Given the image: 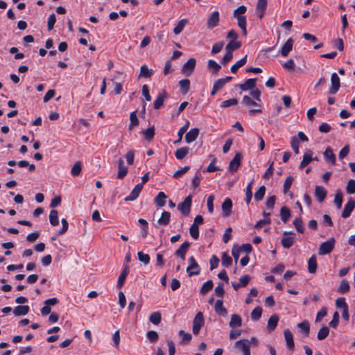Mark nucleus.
<instances>
[{"label":"nucleus","mask_w":355,"mask_h":355,"mask_svg":"<svg viewBox=\"0 0 355 355\" xmlns=\"http://www.w3.org/2000/svg\"><path fill=\"white\" fill-rule=\"evenodd\" d=\"M335 245V239L331 238L325 242H323L320 245L318 254L320 255H324L329 254L334 249Z\"/></svg>","instance_id":"obj_1"},{"label":"nucleus","mask_w":355,"mask_h":355,"mask_svg":"<svg viewBox=\"0 0 355 355\" xmlns=\"http://www.w3.org/2000/svg\"><path fill=\"white\" fill-rule=\"evenodd\" d=\"M247 62V55H245L243 58L238 60L231 67V72L233 73H236L238 69L245 64Z\"/></svg>","instance_id":"obj_33"},{"label":"nucleus","mask_w":355,"mask_h":355,"mask_svg":"<svg viewBox=\"0 0 355 355\" xmlns=\"http://www.w3.org/2000/svg\"><path fill=\"white\" fill-rule=\"evenodd\" d=\"M49 221L52 226H57L59 224L58 212L55 209H52L49 214Z\"/></svg>","instance_id":"obj_35"},{"label":"nucleus","mask_w":355,"mask_h":355,"mask_svg":"<svg viewBox=\"0 0 355 355\" xmlns=\"http://www.w3.org/2000/svg\"><path fill=\"white\" fill-rule=\"evenodd\" d=\"M138 222L141 225V235L144 238H146L148 234V223L144 218H139Z\"/></svg>","instance_id":"obj_40"},{"label":"nucleus","mask_w":355,"mask_h":355,"mask_svg":"<svg viewBox=\"0 0 355 355\" xmlns=\"http://www.w3.org/2000/svg\"><path fill=\"white\" fill-rule=\"evenodd\" d=\"M189 266L187 268V271L189 274V277L193 275H198L200 272V267L196 261V259L193 257H190L189 258Z\"/></svg>","instance_id":"obj_3"},{"label":"nucleus","mask_w":355,"mask_h":355,"mask_svg":"<svg viewBox=\"0 0 355 355\" xmlns=\"http://www.w3.org/2000/svg\"><path fill=\"white\" fill-rule=\"evenodd\" d=\"M215 311L217 314L226 316L227 314V309L223 306V302L221 300H218L216 302L215 306H214Z\"/></svg>","instance_id":"obj_27"},{"label":"nucleus","mask_w":355,"mask_h":355,"mask_svg":"<svg viewBox=\"0 0 355 355\" xmlns=\"http://www.w3.org/2000/svg\"><path fill=\"white\" fill-rule=\"evenodd\" d=\"M149 320L153 324L155 325L159 324L162 320L161 313L158 311L153 313L150 315Z\"/></svg>","instance_id":"obj_47"},{"label":"nucleus","mask_w":355,"mask_h":355,"mask_svg":"<svg viewBox=\"0 0 355 355\" xmlns=\"http://www.w3.org/2000/svg\"><path fill=\"white\" fill-rule=\"evenodd\" d=\"M180 89L183 94H187L190 88V80L189 79H183L179 82Z\"/></svg>","instance_id":"obj_42"},{"label":"nucleus","mask_w":355,"mask_h":355,"mask_svg":"<svg viewBox=\"0 0 355 355\" xmlns=\"http://www.w3.org/2000/svg\"><path fill=\"white\" fill-rule=\"evenodd\" d=\"M297 327L303 331L305 335L307 336L309 334L310 325L309 322L307 320H304L303 322L299 323Z\"/></svg>","instance_id":"obj_52"},{"label":"nucleus","mask_w":355,"mask_h":355,"mask_svg":"<svg viewBox=\"0 0 355 355\" xmlns=\"http://www.w3.org/2000/svg\"><path fill=\"white\" fill-rule=\"evenodd\" d=\"M257 78H250L246 80L243 83L240 84L239 87L242 91H248L249 89H253L256 86Z\"/></svg>","instance_id":"obj_17"},{"label":"nucleus","mask_w":355,"mask_h":355,"mask_svg":"<svg viewBox=\"0 0 355 355\" xmlns=\"http://www.w3.org/2000/svg\"><path fill=\"white\" fill-rule=\"evenodd\" d=\"M219 22V12L218 11L213 12L207 19V25L208 28H214L217 26Z\"/></svg>","instance_id":"obj_10"},{"label":"nucleus","mask_w":355,"mask_h":355,"mask_svg":"<svg viewBox=\"0 0 355 355\" xmlns=\"http://www.w3.org/2000/svg\"><path fill=\"white\" fill-rule=\"evenodd\" d=\"M137 111H134L130 113V124L129 125V129L131 130L134 127L137 126L139 124V120L137 116Z\"/></svg>","instance_id":"obj_53"},{"label":"nucleus","mask_w":355,"mask_h":355,"mask_svg":"<svg viewBox=\"0 0 355 355\" xmlns=\"http://www.w3.org/2000/svg\"><path fill=\"white\" fill-rule=\"evenodd\" d=\"M281 219L284 223H286L291 216V211L286 207H282L280 210Z\"/></svg>","instance_id":"obj_43"},{"label":"nucleus","mask_w":355,"mask_h":355,"mask_svg":"<svg viewBox=\"0 0 355 355\" xmlns=\"http://www.w3.org/2000/svg\"><path fill=\"white\" fill-rule=\"evenodd\" d=\"M234 347L239 351L242 352L243 355L250 354V342L247 339H241L235 343Z\"/></svg>","instance_id":"obj_2"},{"label":"nucleus","mask_w":355,"mask_h":355,"mask_svg":"<svg viewBox=\"0 0 355 355\" xmlns=\"http://www.w3.org/2000/svg\"><path fill=\"white\" fill-rule=\"evenodd\" d=\"M241 46V43L239 41L231 40L226 46L225 49L227 51L232 52L238 49Z\"/></svg>","instance_id":"obj_41"},{"label":"nucleus","mask_w":355,"mask_h":355,"mask_svg":"<svg viewBox=\"0 0 355 355\" xmlns=\"http://www.w3.org/2000/svg\"><path fill=\"white\" fill-rule=\"evenodd\" d=\"M128 273H129V267L128 265H124L123 269L118 278V281H117V287L118 288H120L122 287Z\"/></svg>","instance_id":"obj_23"},{"label":"nucleus","mask_w":355,"mask_h":355,"mask_svg":"<svg viewBox=\"0 0 355 355\" xmlns=\"http://www.w3.org/2000/svg\"><path fill=\"white\" fill-rule=\"evenodd\" d=\"M207 67L214 75H217L218 72L221 68L220 65L213 60H209L208 61Z\"/></svg>","instance_id":"obj_34"},{"label":"nucleus","mask_w":355,"mask_h":355,"mask_svg":"<svg viewBox=\"0 0 355 355\" xmlns=\"http://www.w3.org/2000/svg\"><path fill=\"white\" fill-rule=\"evenodd\" d=\"M242 159V155L240 153H236L234 158L231 160L229 164L228 169L231 172H235L238 170L241 165Z\"/></svg>","instance_id":"obj_8"},{"label":"nucleus","mask_w":355,"mask_h":355,"mask_svg":"<svg viewBox=\"0 0 355 355\" xmlns=\"http://www.w3.org/2000/svg\"><path fill=\"white\" fill-rule=\"evenodd\" d=\"M242 324V319L238 314H233L231 317V320L229 325L232 328L239 327Z\"/></svg>","instance_id":"obj_31"},{"label":"nucleus","mask_w":355,"mask_h":355,"mask_svg":"<svg viewBox=\"0 0 355 355\" xmlns=\"http://www.w3.org/2000/svg\"><path fill=\"white\" fill-rule=\"evenodd\" d=\"M315 196L319 202H322L325 199L327 191L322 186H316L314 192Z\"/></svg>","instance_id":"obj_13"},{"label":"nucleus","mask_w":355,"mask_h":355,"mask_svg":"<svg viewBox=\"0 0 355 355\" xmlns=\"http://www.w3.org/2000/svg\"><path fill=\"white\" fill-rule=\"evenodd\" d=\"M82 170L81 163L80 162H77L73 166L71 170V174L73 176L78 175Z\"/></svg>","instance_id":"obj_60"},{"label":"nucleus","mask_w":355,"mask_h":355,"mask_svg":"<svg viewBox=\"0 0 355 355\" xmlns=\"http://www.w3.org/2000/svg\"><path fill=\"white\" fill-rule=\"evenodd\" d=\"M153 70L149 69L145 64L142 65L140 68V76L145 78H150L153 75Z\"/></svg>","instance_id":"obj_51"},{"label":"nucleus","mask_w":355,"mask_h":355,"mask_svg":"<svg viewBox=\"0 0 355 355\" xmlns=\"http://www.w3.org/2000/svg\"><path fill=\"white\" fill-rule=\"evenodd\" d=\"M168 94L165 90L160 92L155 101H154L153 107L155 110L159 109L164 104V100L167 98Z\"/></svg>","instance_id":"obj_11"},{"label":"nucleus","mask_w":355,"mask_h":355,"mask_svg":"<svg viewBox=\"0 0 355 355\" xmlns=\"http://www.w3.org/2000/svg\"><path fill=\"white\" fill-rule=\"evenodd\" d=\"M294 243L293 236H285L282 240V244L284 248H290Z\"/></svg>","instance_id":"obj_46"},{"label":"nucleus","mask_w":355,"mask_h":355,"mask_svg":"<svg viewBox=\"0 0 355 355\" xmlns=\"http://www.w3.org/2000/svg\"><path fill=\"white\" fill-rule=\"evenodd\" d=\"M340 78L336 73H333L331 76V87L329 89L330 94H335L340 89Z\"/></svg>","instance_id":"obj_6"},{"label":"nucleus","mask_w":355,"mask_h":355,"mask_svg":"<svg viewBox=\"0 0 355 355\" xmlns=\"http://www.w3.org/2000/svg\"><path fill=\"white\" fill-rule=\"evenodd\" d=\"M238 104V100L236 98H230L226 101H224L220 107L223 108H227L230 106H234Z\"/></svg>","instance_id":"obj_59"},{"label":"nucleus","mask_w":355,"mask_h":355,"mask_svg":"<svg viewBox=\"0 0 355 355\" xmlns=\"http://www.w3.org/2000/svg\"><path fill=\"white\" fill-rule=\"evenodd\" d=\"M142 189H143L142 184H137V185H135L134 189L132 190L130 195L126 196L124 200L125 201H133V200H136L138 198V196H139Z\"/></svg>","instance_id":"obj_9"},{"label":"nucleus","mask_w":355,"mask_h":355,"mask_svg":"<svg viewBox=\"0 0 355 355\" xmlns=\"http://www.w3.org/2000/svg\"><path fill=\"white\" fill-rule=\"evenodd\" d=\"M189 169H190V167L189 166H185L184 167L178 169V171H176L173 173V177L174 178H178L181 177L182 175H183L184 174H185L187 172H188Z\"/></svg>","instance_id":"obj_62"},{"label":"nucleus","mask_w":355,"mask_h":355,"mask_svg":"<svg viewBox=\"0 0 355 355\" xmlns=\"http://www.w3.org/2000/svg\"><path fill=\"white\" fill-rule=\"evenodd\" d=\"M293 225L296 228L297 231L300 233H303L304 231V227L303 225L302 220L300 218H295L293 220Z\"/></svg>","instance_id":"obj_56"},{"label":"nucleus","mask_w":355,"mask_h":355,"mask_svg":"<svg viewBox=\"0 0 355 355\" xmlns=\"http://www.w3.org/2000/svg\"><path fill=\"white\" fill-rule=\"evenodd\" d=\"M171 220V213L164 211L157 220V223L161 226H166L169 224Z\"/></svg>","instance_id":"obj_26"},{"label":"nucleus","mask_w":355,"mask_h":355,"mask_svg":"<svg viewBox=\"0 0 355 355\" xmlns=\"http://www.w3.org/2000/svg\"><path fill=\"white\" fill-rule=\"evenodd\" d=\"M278 321H279V317L277 316V315H271L268 321V330L269 331L274 330L277 325Z\"/></svg>","instance_id":"obj_36"},{"label":"nucleus","mask_w":355,"mask_h":355,"mask_svg":"<svg viewBox=\"0 0 355 355\" xmlns=\"http://www.w3.org/2000/svg\"><path fill=\"white\" fill-rule=\"evenodd\" d=\"M318 267L315 255H312L308 260V271L310 273H315Z\"/></svg>","instance_id":"obj_30"},{"label":"nucleus","mask_w":355,"mask_h":355,"mask_svg":"<svg viewBox=\"0 0 355 355\" xmlns=\"http://www.w3.org/2000/svg\"><path fill=\"white\" fill-rule=\"evenodd\" d=\"M237 19V24L239 28L242 30L243 35H247L246 29V17L244 15H233Z\"/></svg>","instance_id":"obj_21"},{"label":"nucleus","mask_w":355,"mask_h":355,"mask_svg":"<svg viewBox=\"0 0 355 355\" xmlns=\"http://www.w3.org/2000/svg\"><path fill=\"white\" fill-rule=\"evenodd\" d=\"M266 8L267 0H258L256 6V12L258 14L259 19H262L263 17Z\"/></svg>","instance_id":"obj_16"},{"label":"nucleus","mask_w":355,"mask_h":355,"mask_svg":"<svg viewBox=\"0 0 355 355\" xmlns=\"http://www.w3.org/2000/svg\"><path fill=\"white\" fill-rule=\"evenodd\" d=\"M349 288L350 286L349 282L347 280L343 279L340 284V286L338 288V292L342 294L346 293L349 291Z\"/></svg>","instance_id":"obj_44"},{"label":"nucleus","mask_w":355,"mask_h":355,"mask_svg":"<svg viewBox=\"0 0 355 355\" xmlns=\"http://www.w3.org/2000/svg\"><path fill=\"white\" fill-rule=\"evenodd\" d=\"M293 44V40L289 38L281 49L280 53L283 57H286L291 51Z\"/></svg>","instance_id":"obj_24"},{"label":"nucleus","mask_w":355,"mask_h":355,"mask_svg":"<svg viewBox=\"0 0 355 355\" xmlns=\"http://www.w3.org/2000/svg\"><path fill=\"white\" fill-rule=\"evenodd\" d=\"M189 152V148L188 146L182 147L176 150L175 156L178 159H182L187 155Z\"/></svg>","instance_id":"obj_32"},{"label":"nucleus","mask_w":355,"mask_h":355,"mask_svg":"<svg viewBox=\"0 0 355 355\" xmlns=\"http://www.w3.org/2000/svg\"><path fill=\"white\" fill-rule=\"evenodd\" d=\"M222 210H223V216H229L232 213V200L229 198L225 199L223 202L222 203Z\"/></svg>","instance_id":"obj_14"},{"label":"nucleus","mask_w":355,"mask_h":355,"mask_svg":"<svg viewBox=\"0 0 355 355\" xmlns=\"http://www.w3.org/2000/svg\"><path fill=\"white\" fill-rule=\"evenodd\" d=\"M189 233L192 238L197 239L199 236L198 226L196 225V224H192L189 228Z\"/></svg>","instance_id":"obj_61"},{"label":"nucleus","mask_w":355,"mask_h":355,"mask_svg":"<svg viewBox=\"0 0 355 355\" xmlns=\"http://www.w3.org/2000/svg\"><path fill=\"white\" fill-rule=\"evenodd\" d=\"M284 338L286 342V345L288 349L293 350L295 347V344L293 341V334L289 329H286L284 331Z\"/></svg>","instance_id":"obj_20"},{"label":"nucleus","mask_w":355,"mask_h":355,"mask_svg":"<svg viewBox=\"0 0 355 355\" xmlns=\"http://www.w3.org/2000/svg\"><path fill=\"white\" fill-rule=\"evenodd\" d=\"M262 314V308L261 306L255 307L251 313V318L253 320H258Z\"/></svg>","instance_id":"obj_50"},{"label":"nucleus","mask_w":355,"mask_h":355,"mask_svg":"<svg viewBox=\"0 0 355 355\" xmlns=\"http://www.w3.org/2000/svg\"><path fill=\"white\" fill-rule=\"evenodd\" d=\"M265 192H266V188L264 186H261L260 187L258 190L255 192L254 193V199L257 200V201H260L261 200L263 197H264V195H265Z\"/></svg>","instance_id":"obj_54"},{"label":"nucleus","mask_w":355,"mask_h":355,"mask_svg":"<svg viewBox=\"0 0 355 355\" xmlns=\"http://www.w3.org/2000/svg\"><path fill=\"white\" fill-rule=\"evenodd\" d=\"M343 203V193L340 190H337L335 198L334 204L338 209H340Z\"/></svg>","instance_id":"obj_48"},{"label":"nucleus","mask_w":355,"mask_h":355,"mask_svg":"<svg viewBox=\"0 0 355 355\" xmlns=\"http://www.w3.org/2000/svg\"><path fill=\"white\" fill-rule=\"evenodd\" d=\"M138 259L139 261L144 263L145 265L149 263L150 258L148 254H145L143 252L140 251L137 253Z\"/></svg>","instance_id":"obj_55"},{"label":"nucleus","mask_w":355,"mask_h":355,"mask_svg":"<svg viewBox=\"0 0 355 355\" xmlns=\"http://www.w3.org/2000/svg\"><path fill=\"white\" fill-rule=\"evenodd\" d=\"M293 182V178L292 176H288V178H286L283 185V191L284 193H286L288 191Z\"/></svg>","instance_id":"obj_58"},{"label":"nucleus","mask_w":355,"mask_h":355,"mask_svg":"<svg viewBox=\"0 0 355 355\" xmlns=\"http://www.w3.org/2000/svg\"><path fill=\"white\" fill-rule=\"evenodd\" d=\"M29 306L27 305H19L14 309L13 313L16 316L25 315L29 312Z\"/></svg>","instance_id":"obj_28"},{"label":"nucleus","mask_w":355,"mask_h":355,"mask_svg":"<svg viewBox=\"0 0 355 355\" xmlns=\"http://www.w3.org/2000/svg\"><path fill=\"white\" fill-rule=\"evenodd\" d=\"M355 207V201L350 198L347 203L345 205L344 209L342 212V217L346 218L351 215L353 209Z\"/></svg>","instance_id":"obj_15"},{"label":"nucleus","mask_w":355,"mask_h":355,"mask_svg":"<svg viewBox=\"0 0 355 355\" xmlns=\"http://www.w3.org/2000/svg\"><path fill=\"white\" fill-rule=\"evenodd\" d=\"M190 243L185 241L180 247L175 252V255L181 258L182 260L185 259L186 254L189 248Z\"/></svg>","instance_id":"obj_12"},{"label":"nucleus","mask_w":355,"mask_h":355,"mask_svg":"<svg viewBox=\"0 0 355 355\" xmlns=\"http://www.w3.org/2000/svg\"><path fill=\"white\" fill-rule=\"evenodd\" d=\"M222 264L225 267H228L232 264V257L229 256L227 252H223L222 254Z\"/></svg>","instance_id":"obj_57"},{"label":"nucleus","mask_w":355,"mask_h":355,"mask_svg":"<svg viewBox=\"0 0 355 355\" xmlns=\"http://www.w3.org/2000/svg\"><path fill=\"white\" fill-rule=\"evenodd\" d=\"M118 174L117 178L119 179H123L128 173V168L124 165L123 159L120 158L118 161Z\"/></svg>","instance_id":"obj_25"},{"label":"nucleus","mask_w":355,"mask_h":355,"mask_svg":"<svg viewBox=\"0 0 355 355\" xmlns=\"http://www.w3.org/2000/svg\"><path fill=\"white\" fill-rule=\"evenodd\" d=\"M187 23H188V19H181L180 21H179L178 24L173 29L174 33L175 35L180 34L182 31V30L184 29L185 26L187 24Z\"/></svg>","instance_id":"obj_39"},{"label":"nucleus","mask_w":355,"mask_h":355,"mask_svg":"<svg viewBox=\"0 0 355 355\" xmlns=\"http://www.w3.org/2000/svg\"><path fill=\"white\" fill-rule=\"evenodd\" d=\"M196 62V61L194 58L189 59L187 62H185L182 67V73H184L187 76H190L195 69Z\"/></svg>","instance_id":"obj_7"},{"label":"nucleus","mask_w":355,"mask_h":355,"mask_svg":"<svg viewBox=\"0 0 355 355\" xmlns=\"http://www.w3.org/2000/svg\"><path fill=\"white\" fill-rule=\"evenodd\" d=\"M324 157L328 163H330L331 165L336 164V155L330 147L326 148L324 152Z\"/></svg>","instance_id":"obj_18"},{"label":"nucleus","mask_w":355,"mask_h":355,"mask_svg":"<svg viewBox=\"0 0 355 355\" xmlns=\"http://www.w3.org/2000/svg\"><path fill=\"white\" fill-rule=\"evenodd\" d=\"M199 135V129L198 128H192L185 135V141L187 143H191L194 141Z\"/></svg>","instance_id":"obj_19"},{"label":"nucleus","mask_w":355,"mask_h":355,"mask_svg":"<svg viewBox=\"0 0 355 355\" xmlns=\"http://www.w3.org/2000/svg\"><path fill=\"white\" fill-rule=\"evenodd\" d=\"M254 183V180H252L250 182L248 183L246 189H245V202L248 205H249L251 202V199L252 197V185Z\"/></svg>","instance_id":"obj_38"},{"label":"nucleus","mask_w":355,"mask_h":355,"mask_svg":"<svg viewBox=\"0 0 355 355\" xmlns=\"http://www.w3.org/2000/svg\"><path fill=\"white\" fill-rule=\"evenodd\" d=\"M237 19V24L239 28L242 30L243 35H247L246 29V17L244 15H233Z\"/></svg>","instance_id":"obj_22"},{"label":"nucleus","mask_w":355,"mask_h":355,"mask_svg":"<svg viewBox=\"0 0 355 355\" xmlns=\"http://www.w3.org/2000/svg\"><path fill=\"white\" fill-rule=\"evenodd\" d=\"M166 198H167V196L163 191H160L158 193L157 196L155 198L154 201L157 206L162 207L166 204Z\"/></svg>","instance_id":"obj_29"},{"label":"nucleus","mask_w":355,"mask_h":355,"mask_svg":"<svg viewBox=\"0 0 355 355\" xmlns=\"http://www.w3.org/2000/svg\"><path fill=\"white\" fill-rule=\"evenodd\" d=\"M213 282L211 280L207 281L200 288V293L202 295L206 294L207 292H209L210 290L213 288Z\"/></svg>","instance_id":"obj_49"},{"label":"nucleus","mask_w":355,"mask_h":355,"mask_svg":"<svg viewBox=\"0 0 355 355\" xmlns=\"http://www.w3.org/2000/svg\"><path fill=\"white\" fill-rule=\"evenodd\" d=\"M146 336L150 342L155 343L158 340L159 336L158 334L153 330L148 331L147 332Z\"/></svg>","instance_id":"obj_64"},{"label":"nucleus","mask_w":355,"mask_h":355,"mask_svg":"<svg viewBox=\"0 0 355 355\" xmlns=\"http://www.w3.org/2000/svg\"><path fill=\"white\" fill-rule=\"evenodd\" d=\"M204 324V317L202 312H198L193 321V328L192 331L193 334L197 335L198 334L201 327Z\"/></svg>","instance_id":"obj_4"},{"label":"nucleus","mask_w":355,"mask_h":355,"mask_svg":"<svg viewBox=\"0 0 355 355\" xmlns=\"http://www.w3.org/2000/svg\"><path fill=\"white\" fill-rule=\"evenodd\" d=\"M191 202L192 196L189 195L184 199V200L182 203L178 204V210L180 211L183 215H189L191 211Z\"/></svg>","instance_id":"obj_5"},{"label":"nucleus","mask_w":355,"mask_h":355,"mask_svg":"<svg viewBox=\"0 0 355 355\" xmlns=\"http://www.w3.org/2000/svg\"><path fill=\"white\" fill-rule=\"evenodd\" d=\"M190 123L187 121L185 124L180 128L178 132V139L174 141L175 144L180 143L182 139L183 135L187 132L189 127Z\"/></svg>","instance_id":"obj_37"},{"label":"nucleus","mask_w":355,"mask_h":355,"mask_svg":"<svg viewBox=\"0 0 355 355\" xmlns=\"http://www.w3.org/2000/svg\"><path fill=\"white\" fill-rule=\"evenodd\" d=\"M346 191L349 194H353L355 193V180H349L346 187Z\"/></svg>","instance_id":"obj_63"},{"label":"nucleus","mask_w":355,"mask_h":355,"mask_svg":"<svg viewBox=\"0 0 355 355\" xmlns=\"http://www.w3.org/2000/svg\"><path fill=\"white\" fill-rule=\"evenodd\" d=\"M329 334V329L327 327H322L318 331L317 334V338L319 340H322L325 339Z\"/></svg>","instance_id":"obj_45"}]
</instances>
